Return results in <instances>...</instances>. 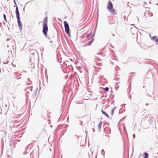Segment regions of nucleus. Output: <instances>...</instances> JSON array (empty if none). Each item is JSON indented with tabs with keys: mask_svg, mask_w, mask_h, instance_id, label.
<instances>
[{
	"mask_svg": "<svg viewBox=\"0 0 158 158\" xmlns=\"http://www.w3.org/2000/svg\"><path fill=\"white\" fill-rule=\"evenodd\" d=\"M115 109V108H113V109L112 110L111 113V114L112 116H113L114 110Z\"/></svg>",
	"mask_w": 158,
	"mask_h": 158,
	"instance_id": "11",
	"label": "nucleus"
},
{
	"mask_svg": "<svg viewBox=\"0 0 158 158\" xmlns=\"http://www.w3.org/2000/svg\"><path fill=\"white\" fill-rule=\"evenodd\" d=\"M102 112L103 114L105 115L107 118L109 117V115L107 114H106V113L104 111L102 110Z\"/></svg>",
	"mask_w": 158,
	"mask_h": 158,
	"instance_id": "9",
	"label": "nucleus"
},
{
	"mask_svg": "<svg viewBox=\"0 0 158 158\" xmlns=\"http://www.w3.org/2000/svg\"><path fill=\"white\" fill-rule=\"evenodd\" d=\"M152 13L149 11H147L146 12L144 15V16L145 18H148L152 16Z\"/></svg>",
	"mask_w": 158,
	"mask_h": 158,
	"instance_id": "4",
	"label": "nucleus"
},
{
	"mask_svg": "<svg viewBox=\"0 0 158 158\" xmlns=\"http://www.w3.org/2000/svg\"><path fill=\"white\" fill-rule=\"evenodd\" d=\"M113 5L111 2H108L107 8L109 11H110L111 13L113 15L116 14L115 10L113 8Z\"/></svg>",
	"mask_w": 158,
	"mask_h": 158,
	"instance_id": "2",
	"label": "nucleus"
},
{
	"mask_svg": "<svg viewBox=\"0 0 158 158\" xmlns=\"http://www.w3.org/2000/svg\"><path fill=\"white\" fill-rule=\"evenodd\" d=\"M64 23L66 33L68 35H70V33L69 31V26L68 23L66 21H64Z\"/></svg>",
	"mask_w": 158,
	"mask_h": 158,
	"instance_id": "3",
	"label": "nucleus"
},
{
	"mask_svg": "<svg viewBox=\"0 0 158 158\" xmlns=\"http://www.w3.org/2000/svg\"><path fill=\"white\" fill-rule=\"evenodd\" d=\"M152 39L153 40L155 41L156 42H158V38L156 36H153Z\"/></svg>",
	"mask_w": 158,
	"mask_h": 158,
	"instance_id": "7",
	"label": "nucleus"
},
{
	"mask_svg": "<svg viewBox=\"0 0 158 158\" xmlns=\"http://www.w3.org/2000/svg\"><path fill=\"white\" fill-rule=\"evenodd\" d=\"M144 154L145 155L144 158H148V157L149 156L148 153L145 152L144 153Z\"/></svg>",
	"mask_w": 158,
	"mask_h": 158,
	"instance_id": "10",
	"label": "nucleus"
},
{
	"mask_svg": "<svg viewBox=\"0 0 158 158\" xmlns=\"http://www.w3.org/2000/svg\"><path fill=\"white\" fill-rule=\"evenodd\" d=\"M16 15L17 18H19L20 17L19 13V11L18 7L17 6L15 10Z\"/></svg>",
	"mask_w": 158,
	"mask_h": 158,
	"instance_id": "5",
	"label": "nucleus"
},
{
	"mask_svg": "<svg viewBox=\"0 0 158 158\" xmlns=\"http://www.w3.org/2000/svg\"><path fill=\"white\" fill-rule=\"evenodd\" d=\"M48 18L45 17L44 19L43 24V32L45 36L47 35V33L48 31Z\"/></svg>",
	"mask_w": 158,
	"mask_h": 158,
	"instance_id": "1",
	"label": "nucleus"
},
{
	"mask_svg": "<svg viewBox=\"0 0 158 158\" xmlns=\"http://www.w3.org/2000/svg\"><path fill=\"white\" fill-rule=\"evenodd\" d=\"M109 88L108 87H106L104 88V90L106 91H108L109 90Z\"/></svg>",
	"mask_w": 158,
	"mask_h": 158,
	"instance_id": "13",
	"label": "nucleus"
},
{
	"mask_svg": "<svg viewBox=\"0 0 158 158\" xmlns=\"http://www.w3.org/2000/svg\"><path fill=\"white\" fill-rule=\"evenodd\" d=\"M93 42V40H92L91 41H90V42H89V43L88 44V45H89V46L91 45V44H92Z\"/></svg>",
	"mask_w": 158,
	"mask_h": 158,
	"instance_id": "14",
	"label": "nucleus"
},
{
	"mask_svg": "<svg viewBox=\"0 0 158 158\" xmlns=\"http://www.w3.org/2000/svg\"><path fill=\"white\" fill-rule=\"evenodd\" d=\"M102 122L101 121H100L98 125V128L99 131H100V130L101 129V126H102Z\"/></svg>",
	"mask_w": 158,
	"mask_h": 158,
	"instance_id": "6",
	"label": "nucleus"
},
{
	"mask_svg": "<svg viewBox=\"0 0 158 158\" xmlns=\"http://www.w3.org/2000/svg\"><path fill=\"white\" fill-rule=\"evenodd\" d=\"M3 17L4 19V20L6 21V22H7V20L6 19V16L5 14L3 15Z\"/></svg>",
	"mask_w": 158,
	"mask_h": 158,
	"instance_id": "12",
	"label": "nucleus"
},
{
	"mask_svg": "<svg viewBox=\"0 0 158 158\" xmlns=\"http://www.w3.org/2000/svg\"><path fill=\"white\" fill-rule=\"evenodd\" d=\"M17 18V21H18V24L19 25V26H21V23L20 22V17L19 18Z\"/></svg>",
	"mask_w": 158,
	"mask_h": 158,
	"instance_id": "8",
	"label": "nucleus"
}]
</instances>
